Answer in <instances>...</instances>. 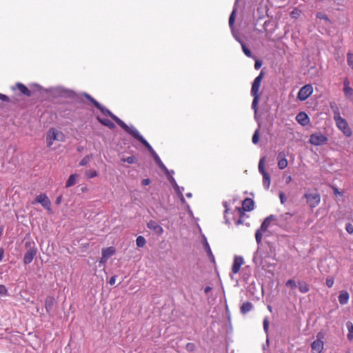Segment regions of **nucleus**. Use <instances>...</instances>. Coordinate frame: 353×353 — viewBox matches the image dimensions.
Segmentation results:
<instances>
[{
  "label": "nucleus",
  "instance_id": "2f4dec72",
  "mask_svg": "<svg viewBox=\"0 0 353 353\" xmlns=\"http://www.w3.org/2000/svg\"><path fill=\"white\" fill-rule=\"evenodd\" d=\"M263 232H264V231L261 230L260 229H258L256 231L255 239H256V241L258 245H259L261 243Z\"/></svg>",
  "mask_w": 353,
  "mask_h": 353
},
{
  "label": "nucleus",
  "instance_id": "aec40b11",
  "mask_svg": "<svg viewBox=\"0 0 353 353\" xmlns=\"http://www.w3.org/2000/svg\"><path fill=\"white\" fill-rule=\"evenodd\" d=\"M254 201L247 198L242 203V208L244 211H251L254 209Z\"/></svg>",
  "mask_w": 353,
  "mask_h": 353
},
{
  "label": "nucleus",
  "instance_id": "a878e982",
  "mask_svg": "<svg viewBox=\"0 0 353 353\" xmlns=\"http://www.w3.org/2000/svg\"><path fill=\"white\" fill-rule=\"evenodd\" d=\"M263 185L265 189L268 190L270 185V176L268 172H264L263 174Z\"/></svg>",
  "mask_w": 353,
  "mask_h": 353
},
{
  "label": "nucleus",
  "instance_id": "c85d7f7f",
  "mask_svg": "<svg viewBox=\"0 0 353 353\" xmlns=\"http://www.w3.org/2000/svg\"><path fill=\"white\" fill-rule=\"evenodd\" d=\"M298 287L301 293H307L310 290L309 285L304 281H299Z\"/></svg>",
  "mask_w": 353,
  "mask_h": 353
},
{
  "label": "nucleus",
  "instance_id": "864d4df0",
  "mask_svg": "<svg viewBox=\"0 0 353 353\" xmlns=\"http://www.w3.org/2000/svg\"><path fill=\"white\" fill-rule=\"evenodd\" d=\"M150 181L148 179H145L142 181V185H148L150 184Z\"/></svg>",
  "mask_w": 353,
  "mask_h": 353
},
{
  "label": "nucleus",
  "instance_id": "393cba45",
  "mask_svg": "<svg viewBox=\"0 0 353 353\" xmlns=\"http://www.w3.org/2000/svg\"><path fill=\"white\" fill-rule=\"evenodd\" d=\"M114 253V249L112 247L105 248L102 251V259L106 260L108 258L113 255Z\"/></svg>",
  "mask_w": 353,
  "mask_h": 353
},
{
  "label": "nucleus",
  "instance_id": "e2e57ef3",
  "mask_svg": "<svg viewBox=\"0 0 353 353\" xmlns=\"http://www.w3.org/2000/svg\"><path fill=\"white\" fill-rule=\"evenodd\" d=\"M268 309H269L270 310H271V307H270V306H268Z\"/></svg>",
  "mask_w": 353,
  "mask_h": 353
},
{
  "label": "nucleus",
  "instance_id": "c756f323",
  "mask_svg": "<svg viewBox=\"0 0 353 353\" xmlns=\"http://www.w3.org/2000/svg\"><path fill=\"white\" fill-rule=\"evenodd\" d=\"M346 327L348 330V334L347 335V337L350 341H352L353 339V324H352V323L350 321L347 322Z\"/></svg>",
  "mask_w": 353,
  "mask_h": 353
},
{
  "label": "nucleus",
  "instance_id": "4c0bfd02",
  "mask_svg": "<svg viewBox=\"0 0 353 353\" xmlns=\"http://www.w3.org/2000/svg\"><path fill=\"white\" fill-rule=\"evenodd\" d=\"M236 8H234L229 18V26L232 28L234 22Z\"/></svg>",
  "mask_w": 353,
  "mask_h": 353
},
{
  "label": "nucleus",
  "instance_id": "9b49d317",
  "mask_svg": "<svg viewBox=\"0 0 353 353\" xmlns=\"http://www.w3.org/2000/svg\"><path fill=\"white\" fill-rule=\"evenodd\" d=\"M263 73L261 72L260 74L254 79V80L252 83V88H251V95L252 96H259V88L261 86V81L263 79Z\"/></svg>",
  "mask_w": 353,
  "mask_h": 353
},
{
  "label": "nucleus",
  "instance_id": "8fccbe9b",
  "mask_svg": "<svg viewBox=\"0 0 353 353\" xmlns=\"http://www.w3.org/2000/svg\"><path fill=\"white\" fill-rule=\"evenodd\" d=\"M183 190H184V188H181L180 187H179V190H176V192H177L181 195V201H182L183 203H184V202H185V199H184V197H183V194H182V192H183Z\"/></svg>",
  "mask_w": 353,
  "mask_h": 353
},
{
  "label": "nucleus",
  "instance_id": "f03ea898",
  "mask_svg": "<svg viewBox=\"0 0 353 353\" xmlns=\"http://www.w3.org/2000/svg\"><path fill=\"white\" fill-rule=\"evenodd\" d=\"M330 107L333 110V118L336 122L338 128L342 131L343 134L347 137L352 135V130L345 119L342 118L340 114L339 110L334 103L330 104Z\"/></svg>",
  "mask_w": 353,
  "mask_h": 353
},
{
  "label": "nucleus",
  "instance_id": "1a4fd4ad",
  "mask_svg": "<svg viewBox=\"0 0 353 353\" xmlns=\"http://www.w3.org/2000/svg\"><path fill=\"white\" fill-rule=\"evenodd\" d=\"M343 91L344 96L347 99L353 101V88L350 86V81L348 78H345L343 79Z\"/></svg>",
  "mask_w": 353,
  "mask_h": 353
},
{
  "label": "nucleus",
  "instance_id": "f8f14e48",
  "mask_svg": "<svg viewBox=\"0 0 353 353\" xmlns=\"http://www.w3.org/2000/svg\"><path fill=\"white\" fill-rule=\"evenodd\" d=\"M292 216L293 214L290 212L281 214L279 216L276 217V225L281 227H285L286 225H288L290 223Z\"/></svg>",
  "mask_w": 353,
  "mask_h": 353
},
{
  "label": "nucleus",
  "instance_id": "39448f33",
  "mask_svg": "<svg viewBox=\"0 0 353 353\" xmlns=\"http://www.w3.org/2000/svg\"><path fill=\"white\" fill-rule=\"evenodd\" d=\"M327 141V138L320 132L313 133L310 135L309 142L314 145H323Z\"/></svg>",
  "mask_w": 353,
  "mask_h": 353
},
{
  "label": "nucleus",
  "instance_id": "4468645a",
  "mask_svg": "<svg viewBox=\"0 0 353 353\" xmlns=\"http://www.w3.org/2000/svg\"><path fill=\"white\" fill-rule=\"evenodd\" d=\"M37 254V248H31L25 254L23 257V263L25 264L30 263Z\"/></svg>",
  "mask_w": 353,
  "mask_h": 353
},
{
  "label": "nucleus",
  "instance_id": "9d476101",
  "mask_svg": "<svg viewBox=\"0 0 353 353\" xmlns=\"http://www.w3.org/2000/svg\"><path fill=\"white\" fill-rule=\"evenodd\" d=\"M323 335L321 333L317 334V339L311 345L312 353H321L323 349V342L321 340Z\"/></svg>",
  "mask_w": 353,
  "mask_h": 353
},
{
  "label": "nucleus",
  "instance_id": "6e6d98bb",
  "mask_svg": "<svg viewBox=\"0 0 353 353\" xmlns=\"http://www.w3.org/2000/svg\"><path fill=\"white\" fill-rule=\"evenodd\" d=\"M291 181H292V176H291L290 175V176H288L286 177V179H285V183H286L287 184H288V183H290L291 182Z\"/></svg>",
  "mask_w": 353,
  "mask_h": 353
},
{
  "label": "nucleus",
  "instance_id": "a18cd8bd",
  "mask_svg": "<svg viewBox=\"0 0 353 353\" xmlns=\"http://www.w3.org/2000/svg\"><path fill=\"white\" fill-rule=\"evenodd\" d=\"M8 294V290L4 285H0V294L6 295Z\"/></svg>",
  "mask_w": 353,
  "mask_h": 353
},
{
  "label": "nucleus",
  "instance_id": "f704fd0d",
  "mask_svg": "<svg viewBox=\"0 0 353 353\" xmlns=\"http://www.w3.org/2000/svg\"><path fill=\"white\" fill-rule=\"evenodd\" d=\"M259 129H256L252 136V143L254 144H256L258 142H259Z\"/></svg>",
  "mask_w": 353,
  "mask_h": 353
},
{
  "label": "nucleus",
  "instance_id": "0eeeda50",
  "mask_svg": "<svg viewBox=\"0 0 353 353\" xmlns=\"http://www.w3.org/2000/svg\"><path fill=\"white\" fill-rule=\"evenodd\" d=\"M36 203H40L46 210L49 212H52L50 200L46 194H40L37 195L32 203L34 204Z\"/></svg>",
  "mask_w": 353,
  "mask_h": 353
},
{
  "label": "nucleus",
  "instance_id": "49530a36",
  "mask_svg": "<svg viewBox=\"0 0 353 353\" xmlns=\"http://www.w3.org/2000/svg\"><path fill=\"white\" fill-rule=\"evenodd\" d=\"M345 230L349 234H352L353 233V225L351 223L347 224L346 227H345Z\"/></svg>",
  "mask_w": 353,
  "mask_h": 353
},
{
  "label": "nucleus",
  "instance_id": "ea45409f",
  "mask_svg": "<svg viewBox=\"0 0 353 353\" xmlns=\"http://www.w3.org/2000/svg\"><path fill=\"white\" fill-rule=\"evenodd\" d=\"M185 348L189 352H193L194 350H195L196 349V346L194 343H188L186 344V346H185Z\"/></svg>",
  "mask_w": 353,
  "mask_h": 353
},
{
  "label": "nucleus",
  "instance_id": "680f3d73",
  "mask_svg": "<svg viewBox=\"0 0 353 353\" xmlns=\"http://www.w3.org/2000/svg\"><path fill=\"white\" fill-rule=\"evenodd\" d=\"M186 196L190 198V197L192 196V194L191 193H188V194H186Z\"/></svg>",
  "mask_w": 353,
  "mask_h": 353
},
{
  "label": "nucleus",
  "instance_id": "bf43d9fd",
  "mask_svg": "<svg viewBox=\"0 0 353 353\" xmlns=\"http://www.w3.org/2000/svg\"><path fill=\"white\" fill-rule=\"evenodd\" d=\"M97 175L96 172H90V178L94 177Z\"/></svg>",
  "mask_w": 353,
  "mask_h": 353
},
{
  "label": "nucleus",
  "instance_id": "6ab92c4d",
  "mask_svg": "<svg viewBox=\"0 0 353 353\" xmlns=\"http://www.w3.org/2000/svg\"><path fill=\"white\" fill-rule=\"evenodd\" d=\"M296 119L297 122L302 125H306L310 121L308 116L303 112H299L296 115Z\"/></svg>",
  "mask_w": 353,
  "mask_h": 353
},
{
  "label": "nucleus",
  "instance_id": "cd10ccee",
  "mask_svg": "<svg viewBox=\"0 0 353 353\" xmlns=\"http://www.w3.org/2000/svg\"><path fill=\"white\" fill-rule=\"evenodd\" d=\"M253 307V305L250 302H245V303H243L241 307V312L243 313V314H245L248 312H250Z\"/></svg>",
  "mask_w": 353,
  "mask_h": 353
},
{
  "label": "nucleus",
  "instance_id": "2eb2a0df",
  "mask_svg": "<svg viewBox=\"0 0 353 353\" xmlns=\"http://www.w3.org/2000/svg\"><path fill=\"white\" fill-rule=\"evenodd\" d=\"M147 227L158 235H161L163 232V228L154 221L151 220L148 222Z\"/></svg>",
  "mask_w": 353,
  "mask_h": 353
},
{
  "label": "nucleus",
  "instance_id": "052dcab7",
  "mask_svg": "<svg viewBox=\"0 0 353 353\" xmlns=\"http://www.w3.org/2000/svg\"><path fill=\"white\" fill-rule=\"evenodd\" d=\"M61 196H59L57 199V201H56V203L57 204H59L61 203Z\"/></svg>",
  "mask_w": 353,
  "mask_h": 353
},
{
  "label": "nucleus",
  "instance_id": "a211bd4d",
  "mask_svg": "<svg viewBox=\"0 0 353 353\" xmlns=\"http://www.w3.org/2000/svg\"><path fill=\"white\" fill-rule=\"evenodd\" d=\"M17 88L19 90V92L26 97H30L32 94L31 91L23 83H17L15 85V88H12V90Z\"/></svg>",
  "mask_w": 353,
  "mask_h": 353
},
{
  "label": "nucleus",
  "instance_id": "4d7b16f0",
  "mask_svg": "<svg viewBox=\"0 0 353 353\" xmlns=\"http://www.w3.org/2000/svg\"><path fill=\"white\" fill-rule=\"evenodd\" d=\"M211 290H212L211 288L208 286V287L205 288L204 292L205 294H208Z\"/></svg>",
  "mask_w": 353,
  "mask_h": 353
},
{
  "label": "nucleus",
  "instance_id": "bb28decb",
  "mask_svg": "<svg viewBox=\"0 0 353 353\" xmlns=\"http://www.w3.org/2000/svg\"><path fill=\"white\" fill-rule=\"evenodd\" d=\"M173 173H174V172H173V171H171V172L169 171V172H168V173H165V174L167 175V176H168V178L169 181L170 182V183L172 184V185L174 187V188L175 190H179V186L177 185V183H176V181H175V179H174V177H173V176H172V175Z\"/></svg>",
  "mask_w": 353,
  "mask_h": 353
},
{
  "label": "nucleus",
  "instance_id": "a19ab883",
  "mask_svg": "<svg viewBox=\"0 0 353 353\" xmlns=\"http://www.w3.org/2000/svg\"><path fill=\"white\" fill-rule=\"evenodd\" d=\"M316 17L320 19H323L325 21H329L327 16L323 12H318L316 14Z\"/></svg>",
  "mask_w": 353,
  "mask_h": 353
},
{
  "label": "nucleus",
  "instance_id": "5fc2aeb1",
  "mask_svg": "<svg viewBox=\"0 0 353 353\" xmlns=\"http://www.w3.org/2000/svg\"><path fill=\"white\" fill-rule=\"evenodd\" d=\"M86 163H87V157H84V158L81 160V163H80V165H85Z\"/></svg>",
  "mask_w": 353,
  "mask_h": 353
},
{
  "label": "nucleus",
  "instance_id": "c03bdc74",
  "mask_svg": "<svg viewBox=\"0 0 353 353\" xmlns=\"http://www.w3.org/2000/svg\"><path fill=\"white\" fill-rule=\"evenodd\" d=\"M326 285L328 288H331L334 285V279L332 277H328L326 279Z\"/></svg>",
  "mask_w": 353,
  "mask_h": 353
},
{
  "label": "nucleus",
  "instance_id": "3c124183",
  "mask_svg": "<svg viewBox=\"0 0 353 353\" xmlns=\"http://www.w3.org/2000/svg\"><path fill=\"white\" fill-rule=\"evenodd\" d=\"M262 65V62L259 60H256L254 63V68L256 70H259Z\"/></svg>",
  "mask_w": 353,
  "mask_h": 353
},
{
  "label": "nucleus",
  "instance_id": "58836bf2",
  "mask_svg": "<svg viewBox=\"0 0 353 353\" xmlns=\"http://www.w3.org/2000/svg\"><path fill=\"white\" fill-rule=\"evenodd\" d=\"M241 44L242 50H243L244 54L247 57H252L251 51L245 46V44L241 42Z\"/></svg>",
  "mask_w": 353,
  "mask_h": 353
},
{
  "label": "nucleus",
  "instance_id": "7ed1b4c3",
  "mask_svg": "<svg viewBox=\"0 0 353 353\" xmlns=\"http://www.w3.org/2000/svg\"><path fill=\"white\" fill-rule=\"evenodd\" d=\"M90 102L93 103L101 111V115L97 116L98 121L101 123L108 127L110 129L114 128V124L110 119L105 117V116L108 115L113 119V118L110 115V114H112V113L110 110L106 109L104 106L101 105L99 103H98L94 99H93L90 96ZM113 115L114 114H113Z\"/></svg>",
  "mask_w": 353,
  "mask_h": 353
},
{
  "label": "nucleus",
  "instance_id": "37998d69",
  "mask_svg": "<svg viewBox=\"0 0 353 353\" xmlns=\"http://www.w3.org/2000/svg\"><path fill=\"white\" fill-rule=\"evenodd\" d=\"M263 329H264L265 332H268V327H269V321H268V319L267 317L263 319Z\"/></svg>",
  "mask_w": 353,
  "mask_h": 353
},
{
  "label": "nucleus",
  "instance_id": "20e7f679",
  "mask_svg": "<svg viewBox=\"0 0 353 353\" xmlns=\"http://www.w3.org/2000/svg\"><path fill=\"white\" fill-rule=\"evenodd\" d=\"M46 140L48 146L51 147L54 141H64L65 135L61 131H59L55 128H51L47 133Z\"/></svg>",
  "mask_w": 353,
  "mask_h": 353
},
{
  "label": "nucleus",
  "instance_id": "79ce46f5",
  "mask_svg": "<svg viewBox=\"0 0 353 353\" xmlns=\"http://www.w3.org/2000/svg\"><path fill=\"white\" fill-rule=\"evenodd\" d=\"M205 251L207 252L209 256H212L213 257V255H212V251L210 250V245L208 243V242L205 241Z\"/></svg>",
  "mask_w": 353,
  "mask_h": 353
},
{
  "label": "nucleus",
  "instance_id": "5701e85b",
  "mask_svg": "<svg viewBox=\"0 0 353 353\" xmlns=\"http://www.w3.org/2000/svg\"><path fill=\"white\" fill-rule=\"evenodd\" d=\"M349 300V294L346 291H342L339 296V301L341 305L347 303Z\"/></svg>",
  "mask_w": 353,
  "mask_h": 353
},
{
  "label": "nucleus",
  "instance_id": "b1692460",
  "mask_svg": "<svg viewBox=\"0 0 353 353\" xmlns=\"http://www.w3.org/2000/svg\"><path fill=\"white\" fill-rule=\"evenodd\" d=\"M78 178H79V174H71L69 176L68 181H66L65 187L69 188V187L74 185L77 183Z\"/></svg>",
  "mask_w": 353,
  "mask_h": 353
},
{
  "label": "nucleus",
  "instance_id": "7c9ffc66",
  "mask_svg": "<svg viewBox=\"0 0 353 353\" xmlns=\"http://www.w3.org/2000/svg\"><path fill=\"white\" fill-rule=\"evenodd\" d=\"M145 239L142 236H139L136 239V244L139 248H143L145 245Z\"/></svg>",
  "mask_w": 353,
  "mask_h": 353
},
{
  "label": "nucleus",
  "instance_id": "de8ad7c7",
  "mask_svg": "<svg viewBox=\"0 0 353 353\" xmlns=\"http://www.w3.org/2000/svg\"><path fill=\"white\" fill-rule=\"evenodd\" d=\"M279 198H280L281 203L282 204L285 203V202L286 201V196L283 192L279 193Z\"/></svg>",
  "mask_w": 353,
  "mask_h": 353
},
{
  "label": "nucleus",
  "instance_id": "4be33fe9",
  "mask_svg": "<svg viewBox=\"0 0 353 353\" xmlns=\"http://www.w3.org/2000/svg\"><path fill=\"white\" fill-rule=\"evenodd\" d=\"M54 302H55V300H54V297L50 296L46 297V302H45V307H46V312L48 313H50V312L52 309Z\"/></svg>",
  "mask_w": 353,
  "mask_h": 353
},
{
  "label": "nucleus",
  "instance_id": "412c9836",
  "mask_svg": "<svg viewBox=\"0 0 353 353\" xmlns=\"http://www.w3.org/2000/svg\"><path fill=\"white\" fill-rule=\"evenodd\" d=\"M278 159V167L281 170L285 168L288 166V161L285 159V154L283 152L279 153Z\"/></svg>",
  "mask_w": 353,
  "mask_h": 353
},
{
  "label": "nucleus",
  "instance_id": "423d86ee",
  "mask_svg": "<svg viewBox=\"0 0 353 353\" xmlns=\"http://www.w3.org/2000/svg\"><path fill=\"white\" fill-rule=\"evenodd\" d=\"M304 198L306 199L307 203L312 208L316 207L321 201V196L318 193H305Z\"/></svg>",
  "mask_w": 353,
  "mask_h": 353
},
{
  "label": "nucleus",
  "instance_id": "603ef678",
  "mask_svg": "<svg viewBox=\"0 0 353 353\" xmlns=\"http://www.w3.org/2000/svg\"><path fill=\"white\" fill-rule=\"evenodd\" d=\"M115 281H116V276H112L109 281V283L112 285L115 283Z\"/></svg>",
  "mask_w": 353,
  "mask_h": 353
},
{
  "label": "nucleus",
  "instance_id": "f3484780",
  "mask_svg": "<svg viewBox=\"0 0 353 353\" xmlns=\"http://www.w3.org/2000/svg\"><path fill=\"white\" fill-rule=\"evenodd\" d=\"M276 216H274V215H270L268 216H267L264 221H263L262 224L261 225V227H260V230H263L264 232L267 231L268 228H269L270 226V223L272 221H276Z\"/></svg>",
  "mask_w": 353,
  "mask_h": 353
},
{
  "label": "nucleus",
  "instance_id": "c9c22d12",
  "mask_svg": "<svg viewBox=\"0 0 353 353\" xmlns=\"http://www.w3.org/2000/svg\"><path fill=\"white\" fill-rule=\"evenodd\" d=\"M285 285H286V287H288L292 290L294 289L297 286L296 283L294 279H289L286 282Z\"/></svg>",
  "mask_w": 353,
  "mask_h": 353
},
{
  "label": "nucleus",
  "instance_id": "473e14b6",
  "mask_svg": "<svg viewBox=\"0 0 353 353\" xmlns=\"http://www.w3.org/2000/svg\"><path fill=\"white\" fill-rule=\"evenodd\" d=\"M253 97V101L252 103V108L254 110L255 115L257 112V105L259 103V96H252Z\"/></svg>",
  "mask_w": 353,
  "mask_h": 353
},
{
  "label": "nucleus",
  "instance_id": "e433bc0d",
  "mask_svg": "<svg viewBox=\"0 0 353 353\" xmlns=\"http://www.w3.org/2000/svg\"><path fill=\"white\" fill-rule=\"evenodd\" d=\"M121 161L123 162H126L129 164H132V163H134L136 162V159L134 156H130L127 158H123L121 159Z\"/></svg>",
  "mask_w": 353,
  "mask_h": 353
},
{
  "label": "nucleus",
  "instance_id": "6e6552de",
  "mask_svg": "<svg viewBox=\"0 0 353 353\" xmlns=\"http://www.w3.org/2000/svg\"><path fill=\"white\" fill-rule=\"evenodd\" d=\"M313 92V88L310 84H307L302 87L297 94V98L300 101L306 100Z\"/></svg>",
  "mask_w": 353,
  "mask_h": 353
},
{
  "label": "nucleus",
  "instance_id": "ddd939ff",
  "mask_svg": "<svg viewBox=\"0 0 353 353\" xmlns=\"http://www.w3.org/2000/svg\"><path fill=\"white\" fill-rule=\"evenodd\" d=\"M244 263V259L241 256H234L233 260V264L232 266V272L233 274H237L241 265Z\"/></svg>",
  "mask_w": 353,
  "mask_h": 353
},
{
  "label": "nucleus",
  "instance_id": "13d9d810",
  "mask_svg": "<svg viewBox=\"0 0 353 353\" xmlns=\"http://www.w3.org/2000/svg\"><path fill=\"white\" fill-rule=\"evenodd\" d=\"M334 193L335 195L341 194V192L338 190L337 188H334Z\"/></svg>",
  "mask_w": 353,
  "mask_h": 353
},
{
  "label": "nucleus",
  "instance_id": "72a5a7b5",
  "mask_svg": "<svg viewBox=\"0 0 353 353\" xmlns=\"http://www.w3.org/2000/svg\"><path fill=\"white\" fill-rule=\"evenodd\" d=\"M264 162H265V157H263L260 159L259 163V171L261 174H263L264 172H267L264 169Z\"/></svg>",
  "mask_w": 353,
  "mask_h": 353
},
{
  "label": "nucleus",
  "instance_id": "09e8293b",
  "mask_svg": "<svg viewBox=\"0 0 353 353\" xmlns=\"http://www.w3.org/2000/svg\"><path fill=\"white\" fill-rule=\"evenodd\" d=\"M0 100L9 102L10 98L7 95L0 93Z\"/></svg>",
  "mask_w": 353,
  "mask_h": 353
},
{
  "label": "nucleus",
  "instance_id": "dca6fc26",
  "mask_svg": "<svg viewBox=\"0 0 353 353\" xmlns=\"http://www.w3.org/2000/svg\"><path fill=\"white\" fill-rule=\"evenodd\" d=\"M253 261L256 265L261 266L262 268H265L268 267L265 263V261L261 252L259 250L254 254Z\"/></svg>",
  "mask_w": 353,
  "mask_h": 353
},
{
  "label": "nucleus",
  "instance_id": "f257e3e1",
  "mask_svg": "<svg viewBox=\"0 0 353 353\" xmlns=\"http://www.w3.org/2000/svg\"><path fill=\"white\" fill-rule=\"evenodd\" d=\"M111 117L113 118V120L121 127L127 133L130 134L135 139L140 141L143 145H144L148 150L150 152L151 154L154 157V161L159 166V168L165 172L168 173L169 170L163 163L161 160L160 159L158 154L153 150L152 146L149 144V143L141 135L139 132L133 126V125H128L125 124L122 120H121L119 117L115 115L110 114Z\"/></svg>",
  "mask_w": 353,
  "mask_h": 353
}]
</instances>
